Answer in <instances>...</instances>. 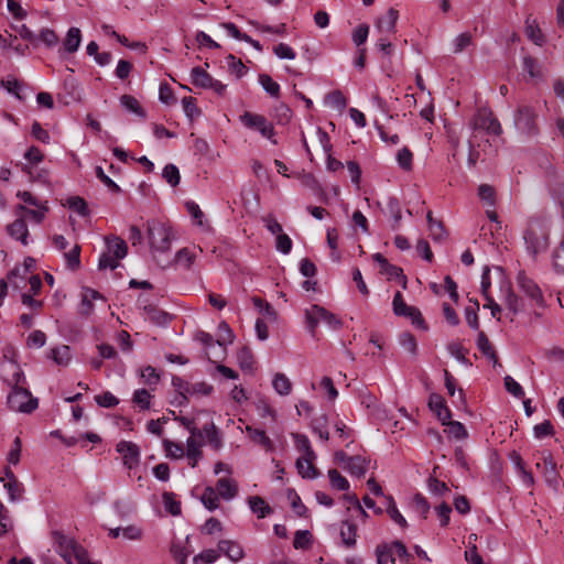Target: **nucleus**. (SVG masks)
<instances>
[{
    "label": "nucleus",
    "mask_w": 564,
    "mask_h": 564,
    "mask_svg": "<svg viewBox=\"0 0 564 564\" xmlns=\"http://www.w3.org/2000/svg\"><path fill=\"white\" fill-rule=\"evenodd\" d=\"M13 367L14 372L10 382L13 387L7 398L8 405L12 411L31 413L37 408L39 401L26 388L22 386L25 378L18 367Z\"/></svg>",
    "instance_id": "obj_1"
},
{
    "label": "nucleus",
    "mask_w": 564,
    "mask_h": 564,
    "mask_svg": "<svg viewBox=\"0 0 564 564\" xmlns=\"http://www.w3.org/2000/svg\"><path fill=\"white\" fill-rule=\"evenodd\" d=\"M527 251L536 256L549 247V226L544 219L532 218L529 220L523 234Z\"/></svg>",
    "instance_id": "obj_2"
},
{
    "label": "nucleus",
    "mask_w": 564,
    "mask_h": 564,
    "mask_svg": "<svg viewBox=\"0 0 564 564\" xmlns=\"http://www.w3.org/2000/svg\"><path fill=\"white\" fill-rule=\"evenodd\" d=\"M174 238L173 230L167 224L159 220L148 223V240L153 256L167 252Z\"/></svg>",
    "instance_id": "obj_3"
},
{
    "label": "nucleus",
    "mask_w": 564,
    "mask_h": 564,
    "mask_svg": "<svg viewBox=\"0 0 564 564\" xmlns=\"http://www.w3.org/2000/svg\"><path fill=\"white\" fill-rule=\"evenodd\" d=\"M172 386L177 392L175 401L180 405L186 403L192 398L198 399L208 397L214 391V387L206 381L188 382L180 377L172 379Z\"/></svg>",
    "instance_id": "obj_4"
},
{
    "label": "nucleus",
    "mask_w": 564,
    "mask_h": 564,
    "mask_svg": "<svg viewBox=\"0 0 564 564\" xmlns=\"http://www.w3.org/2000/svg\"><path fill=\"white\" fill-rule=\"evenodd\" d=\"M56 552L64 558L66 564H79L87 554L86 550L74 539L62 533H54Z\"/></svg>",
    "instance_id": "obj_5"
},
{
    "label": "nucleus",
    "mask_w": 564,
    "mask_h": 564,
    "mask_svg": "<svg viewBox=\"0 0 564 564\" xmlns=\"http://www.w3.org/2000/svg\"><path fill=\"white\" fill-rule=\"evenodd\" d=\"M306 327L312 336L315 335V329L319 324H324L330 329L340 327V321L326 308L319 305H312L305 310Z\"/></svg>",
    "instance_id": "obj_6"
},
{
    "label": "nucleus",
    "mask_w": 564,
    "mask_h": 564,
    "mask_svg": "<svg viewBox=\"0 0 564 564\" xmlns=\"http://www.w3.org/2000/svg\"><path fill=\"white\" fill-rule=\"evenodd\" d=\"M410 554L404 544L399 541L382 544L377 547L378 564H404L408 563Z\"/></svg>",
    "instance_id": "obj_7"
},
{
    "label": "nucleus",
    "mask_w": 564,
    "mask_h": 564,
    "mask_svg": "<svg viewBox=\"0 0 564 564\" xmlns=\"http://www.w3.org/2000/svg\"><path fill=\"white\" fill-rule=\"evenodd\" d=\"M239 121L247 129L258 131L263 138L271 140L273 143H275V141L273 140L274 128L264 116L251 111H245L239 117Z\"/></svg>",
    "instance_id": "obj_8"
},
{
    "label": "nucleus",
    "mask_w": 564,
    "mask_h": 564,
    "mask_svg": "<svg viewBox=\"0 0 564 564\" xmlns=\"http://www.w3.org/2000/svg\"><path fill=\"white\" fill-rule=\"evenodd\" d=\"M496 272L500 283V300L512 315L519 314L523 308L522 300L513 292L510 282L505 279L499 267L496 268Z\"/></svg>",
    "instance_id": "obj_9"
},
{
    "label": "nucleus",
    "mask_w": 564,
    "mask_h": 564,
    "mask_svg": "<svg viewBox=\"0 0 564 564\" xmlns=\"http://www.w3.org/2000/svg\"><path fill=\"white\" fill-rule=\"evenodd\" d=\"M541 462L535 464V467L541 470L546 485L554 490L560 487V479L557 475V465L549 451H543L540 457Z\"/></svg>",
    "instance_id": "obj_10"
},
{
    "label": "nucleus",
    "mask_w": 564,
    "mask_h": 564,
    "mask_svg": "<svg viewBox=\"0 0 564 564\" xmlns=\"http://www.w3.org/2000/svg\"><path fill=\"white\" fill-rule=\"evenodd\" d=\"M392 307L395 315L409 317L416 327L426 328L421 312L414 306L406 305L401 292L394 294Z\"/></svg>",
    "instance_id": "obj_11"
},
{
    "label": "nucleus",
    "mask_w": 564,
    "mask_h": 564,
    "mask_svg": "<svg viewBox=\"0 0 564 564\" xmlns=\"http://www.w3.org/2000/svg\"><path fill=\"white\" fill-rule=\"evenodd\" d=\"M536 115L532 107L522 106L518 109L514 117V124L522 133H533L535 131Z\"/></svg>",
    "instance_id": "obj_12"
},
{
    "label": "nucleus",
    "mask_w": 564,
    "mask_h": 564,
    "mask_svg": "<svg viewBox=\"0 0 564 564\" xmlns=\"http://www.w3.org/2000/svg\"><path fill=\"white\" fill-rule=\"evenodd\" d=\"M117 452L120 454L123 465L129 469L139 464L140 449L134 443L121 441L117 444Z\"/></svg>",
    "instance_id": "obj_13"
},
{
    "label": "nucleus",
    "mask_w": 564,
    "mask_h": 564,
    "mask_svg": "<svg viewBox=\"0 0 564 564\" xmlns=\"http://www.w3.org/2000/svg\"><path fill=\"white\" fill-rule=\"evenodd\" d=\"M82 43V31L79 28L72 26L66 32V35L62 42V46L58 50V54L61 57H64L66 54H74L78 51Z\"/></svg>",
    "instance_id": "obj_14"
},
{
    "label": "nucleus",
    "mask_w": 564,
    "mask_h": 564,
    "mask_svg": "<svg viewBox=\"0 0 564 564\" xmlns=\"http://www.w3.org/2000/svg\"><path fill=\"white\" fill-rule=\"evenodd\" d=\"M517 282L522 292L535 301L540 306H544V299L538 284L528 278L525 274L520 273L517 278Z\"/></svg>",
    "instance_id": "obj_15"
},
{
    "label": "nucleus",
    "mask_w": 564,
    "mask_h": 564,
    "mask_svg": "<svg viewBox=\"0 0 564 564\" xmlns=\"http://www.w3.org/2000/svg\"><path fill=\"white\" fill-rule=\"evenodd\" d=\"M399 18L397 10L390 8L383 15L379 17L376 22V30L380 34H392L395 32V24Z\"/></svg>",
    "instance_id": "obj_16"
},
{
    "label": "nucleus",
    "mask_w": 564,
    "mask_h": 564,
    "mask_svg": "<svg viewBox=\"0 0 564 564\" xmlns=\"http://www.w3.org/2000/svg\"><path fill=\"white\" fill-rule=\"evenodd\" d=\"M108 535L112 539L122 536L128 541H139L143 536V530L139 525L129 524L127 527H118L109 530Z\"/></svg>",
    "instance_id": "obj_17"
},
{
    "label": "nucleus",
    "mask_w": 564,
    "mask_h": 564,
    "mask_svg": "<svg viewBox=\"0 0 564 564\" xmlns=\"http://www.w3.org/2000/svg\"><path fill=\"white\" fill-rule=\"evenodd\" d=\"M429 408L437 416L442 424H446V421L451 419V411L440 394L432 393L430 395Z\"/></svg>",
    "instance_id": "obj_18"
},
{
    "label": "nucleus",
    "mask_w": 564,
    "mask_h": 564,
    "mask_svg": "<svg viewBox=\"0 0 564 564\" xmlns=\"http://www.w3.org/2000/svg\"><path fill=\"white\" fill-rule=\"evenodd\" d=\"M214 488L218 496L226 501L232 500L238 494L237 482L229 477L219 478Z\"/></svg>",
    "instance_id": "obj_19"
},
{
    "label": "nucleus",
    "mask_w": 564,
    "mask_h": 564,
    "mask_svg": "<svg viewBox=\"0 0 564 564\" xmlns=\"http://www.w3.org/2000/svg\"><path fill=\"white\" fill-rule=\"evenodd\" d=\"M34 208L19 205L17 207V215L22 217L23 219L29 218L36 224H40L47 212L46 203H41L40 206H33Z\"/></svg>",
    "instance_id": "obj_20"
},
{
    "label": "nucleus",
    "mask_w": 564,
    "mask_h": 564,
    "mask_svg": "<svg viewBox=\"0 0 564 564\" xmlns=\"http://www.w3.org/2000/svg\"><path fill=\"white\" fill-rule=\"evenodd\" d=\"M202 447H203V441L202 436H189L186 440V456L188 458L189 465L194 468L196 467L198 460L202 457Z\"/></svg>",
    "instance_id": "obj_21"
},
{
    "label": "nucleus",
    "mask_w": 564,
    "mask_h": 564,
    "mask_svg": "<svg viewBox=\"0 0 564 564\" xmlns=\"http://www.w3.org/2000/svg\"><path fill=\"white\" fill-rule=\"evenodd\" d=\"M3 487L7 489L11 500H17L21 497L23 491L22 484L17 479L13 471L9 468L4 470V477L1 478Z\"/></svg>",
    "instance_id": "obj_22"
},
{
    "label": "nucleus",
    "mask_w": 564,
    "mask_h": 564,
    "mask_svg": "<svg viewBox=\"0 0 564 564\" xmlns=\"http://www.w3.org/2000/svg\"><path fill=\"white\" fill-rule=\"evenodd\" d=\"M218 551L224 553L232 562H239L245 556L241 545L229 540L220 541L218 543Z\"/></svg>",
    "instance_id": "obj_23"
},
{
    "label": "nucleus",
    "mask_w": 564,
    "mask_h": 564,
    "mask_svg": "<svg viewBox=\"0 0 564 564\" xmlns=\"http://www.w3.org/2000/svg\"><path fill=\"white\" fill-rule=\"evenodd\" d=\"M316 455L308 456V455H301L296 460V469L297 473L303 478L313 479L317 476V471L313 465V462L315 460Z\"/></svg>",
    "instance_id": "obj_24"
},
{
    "label": "nucleus",
    "mask_w": 564,
    "mask_h": 564,
    "mask_svg": "<svg viewBox=\"0 0 564 564\" xmlns=\"http://www.w3.org/2000/svg\"><path fill=\"white\" fill-rule=\"evenodd\" d=\"M245 431L254 444L261 445L267 452L273 451V442L263 430L247 425Z\"/></svg>",
    "instance_id": "obj_25"
},
{
    "label": "nucleus",
    "mask_w": 564,
    "mask_h": 564,
    "mask_svg": "<svg viewBox=\"0 0 564 564\" xmlns=\"http://www.w3.org/2000/svg\"><path fill=\"white\" fill-rule=\"evenodd\" d=\"M524 32L528 39L532 41L535 45L542 46L545 44V36L542 33L535 19L529 17L525 20Z\"/></svg>",
    "instance_id": "obj_26"
},
{
    "label": "nucleus",
    "mask_w": 564,
    "mask_h": 564,
    "mask_svg": "<svg viewBox=\"0 0 564 564\" xmlns=\"http://www.w3.org/2000/svg\"><path fill=\"white\" fill-rule=\"evenodd\" d=\"M188 542L189 535L185 538V541L174 540L171 544L170 552L178 564H186L187 557L191 554V551L187 550Z\"/></svg>",
    "instance_id": "obj_27"
},
{
    "label": "nucleus",
    "mask_w": 564,
    "mask_h": 564,
    "mask_svg": "<svg viewBox=\"0 0 564 564\" xmlns=\"http://www.w3.org/2000/svg\"><path fill=\"white\" fill-rule=\"evenodd\" d=\"M8 232L12 238L21 241L23 245H28L29 230L25 219L22 217L19 216L15 221L8 226Z\"/></svg>",
    "instance_id": "obj_28"
},
{
    "label": "nucleus",
    "mask_w": 564,
    "mask_h": 564,
    "mask_svg": "<svg viewBox=\"0 0 564 564\" xmlns=\"http://www.w3.org/2000/svg\"><path fill=\"white\" fill-rule=\"evenodd\" d=\"M252 303L254 307L258 310V313L260 315L259 318H263L269 323H275L278 321L276 311L268 302L261 300L260 297H253Z\"/></svg>",
    "instance_id": "obj_29"
},
{
    "label": "nucleus",
    "mask_w": 564,
    "mask_h": 564,
    "mask_svg": "<svg viewBox=\"0 0 564 564\" xmlns=\"http://www.w3.org/2000/svg\"><path fill=\"white\" fill-rule=\"evenodd\" d=\"M107 251L121 260L127 256L128 246L121 238L112 237L107 239Z\"/></svg>",
    "instance_id": "obj_30"
},
{
    "label": "nucleus",
    "mask_w": 564,
    "mask_h": 564,
    "mask_svg": "<svg viewBox=\"0 0 564 564\" xmlns=\"http://www.w3.org/2000/svg\"><path fill=\"white\" fill-rule=\"evenodd\" d=\"M380 273L386 275L389 280H399L402 289H406L408 279L403 274V270L400 267L389 262L388 264H384V267L380 270Z\"/></svg>",
    "instance_id": "obj_31"
},
{
    "label": "nucleus",
    "mask_w": 564,
    "mask_h": 564,
    "mask_svg": "<svg viewBox=\"0 0 564 564\" xmlns=\"http://www.w3.org/2000/svg\"><path fill=\"white\" fill-rule=\"evenodd\" d=\"M272 387L280 395H289L292 391V382L284 373H275L272 379Z\"/></svg>",
    "instance_id": "obj_32"
},
{
    "label": "nucleus",
    "mask_w": 564,
    "mask_h": 564,
    "mask_svg": "<svg viewBox=\"0 0 564 564\" xmlns=\"http://www.w3.org/2000/svg\"><path fill=\"white\" fill-rule=\"evenodd\" d=\"M219 499L216 489L214 487H206L202 494L200 501L204 505V507L209 510L214 511L219 507Z\"/></svg>",
    "instance_id": "obj_33"
},
{
    "label": "nucleus",
    "mask_w": 564,
    "mask_h": 564,
    "mask_svg": "<svg viewBox=\"0 0 564 564\" xmlns=\"http://www.w3.org/2000/svg\"><path fill=\"white\" fill-rule=\"evenodd\" d=\"M249 507L252 512L257 513L259 519H262L272 512L270 506L259 496H253L248 500Z\"/></svg>",
    "instance_id": "obj_34"
},
{
    "label": "nucleus",
    "mask_w": 564,
    "mask_h": 564,
    "mask_svg": "<svg viewBox=\"0 0 564 564\" xmlns=\"http://www.w3.org/2000/svg\"><path fill=\"white\" fill-rule=\"evenodd\" d=\"M196 253L194 250L189 248L180 249L174 258L175 264L183 267L185 269H189L192 264L195 262Z\"/></svg>",
    "instance_id": "obj_35"
},
{
    "label": "nucleus",
    "mask_w": 564,
    "mask_h": 564,
    "mask_svg": "<svg viewBox=\"0 0 564 564\" xmlns=\"http://www.w3.org/2000/svg\"><path fill=\"white\" fill-rule=\"evenodd\" d=\"M427 225H429V231L430 236L434 241H442L444 240L446 232L441 221L433 218L432 213H427Z\"/></svg>",
    "instance_id": "obj_36"
},
{
    "label": "nucleus",
    "mask_w": 564,
    "mask_h": 564,
    "mask_svg": "<svg viewBox=\"0 0 564 564\" xmlns=\"http://www.w3.org/2000/svg\"><path fill=\"white\" fill-rule=\"evenodd\" d=\"M36 41H40L48 48H53L57 46L59 39L53 29L42 28L36 35Z\"/></svg>",
    "instance_id": "obj_37"
},
{
    "label": "nucleus",
    "mask_w": 564,
    "mask_h": 564,
    "mask_svg": "<svg viewBox=\"0 0 564 564\" xmlns=\"http://www.w3.org/2000/svg\"><path fill=\"white\" fill-rule=\"evenodd\" d=\"M191 79L194 86L208 88L213 77L200 67H194L191 72Z\"/></svg>",
    "instance_id": "obj_38"
},
{
    "label": "nucleus",
    "mask_w": 564,
    "mask_h": 564,
    "mask_svg": "<svg viewBox=\"0 0 564 564\" xmlns=\"http://www.w3.org/2000/svg\"><path fill=\"white\" fill-rule=\"evenodd\" d=\"M340 538L346 546H354L356 544V525L344 521L340 525Z\"/></svg>",
    "instance_id": "obj_39"
},
{
    "label": "nucleus",
    "mask_w": 564,
    "mask_h": 564,
    "mask_svg": "<svg viewBox=\"0 0 564 564\" xmlns=\"http://www.w3.org/2000/svg\"><path fill=\"white\" fill-rule=\"evenodd\" d=\"M258 82L265 90V93L271 97L278 98L280 96V85L274 82L268 74H260Z\"/></svg>",
    "instance_id": "obj_40"
},
{
    "label": "nucleus",
    "mask_w": 564,
    "mask_h": 564,
    "mask_svg": "<svg viewBox=\"0 0 564 564\" xmlns=\"http://www.w3.org/2000/svg\"><path fill=\"white\" fill-rule=\"evenodd\" d=\"M562 213L564 217V192L563 197L560 199ZM553 265L557 271L564 272V234L560 246L553 252Z\"/></svg>",
    "instance_id": "obj_41"
},
{
    "label": "nucleus",
    "mask_w": 564,
    "mask_h": 564,
    "mask_svg": "<svg viewBox=\"0 0 564 564\" xmlns=\"http://www.w3.org/2000/svg\"><path fill=\"white\" fill-rule=\"evenodd\" d=\"M445 425L447 426L445 433L448 435V437L458 441L467 437V431L460 422L448 420L446 421Z\"/></svg>",
    "instance_id": "obj_42"
},
{
    "label": "nucleus",
    "mask_w": 564,
    "mask_h": 564,
    "mask_svg": "<svg viewBox=\"0 0 564 564\" xmlns=\"http://www.w3.org/2000/svg\"><path fill=\"white\" fill-rule=\"evenodd\" d=\"M162 443L166 457L172 459H181L184 457L185 451L181 444L166 438L163 440Z\"/></svg>",
    "instance_id": "obj_43"
},
{
    "label": "nucleus",
    "mask_w": 564,
    "mask_h": 564,
    "mask_svg": "<svg viewBox=\"0 0 564 564\" xmlns=\"http://www.w3.org/2000/svg\"><path fill=\"white\" fill-rule=\"evenodd\" d=\"M473 43V35L469 32H463L452 41V51L455 54L462 53Z\"/></svg>",
    "instance_id": "obj_44"
},
{
    "label": "nucleus",
    "mask_w": 564,
    "mask_h": 564,
    "mask_svg": "<svg viewBox=\"0 0 564 564\" xmlns=\"http://www.w3.org/2000/svg\"><path fill=\"white\" fill-rule=\"evenodd\" d=\"M292 437H293L296 449L299 452H301L302 455H308V456L315 455V453L311 446V442L306 435L300 434V433H292Z\"/></svg>",
    "instance_id": "obj_45"
},
{
    "label": "nucleus",
    "mask_w": 564,
    "mask_h": 564,
    "mask_svg": "<svg viewBox=\"0 0 564 564\" xmlns=\"http://www.w3.org/2000/svg\"><path fill=\"white\" fill-rule=\"evenodd\" d=\"M345 467L349 470L351 475L357 477H361L366 473L365 460L359 456L349 457L347 459V463L345 464Z\"/></svg>",
    "instance_id": "obj_46"
},
{
    "label": "nucleus",
    "mask_w": 564,
    "mask_h": 564,
    "mask_svg": "<svg viewBox=\"0 0 564 564\" xmlns=\"http://www.w3.org/2000/svg\"><path fill=\"white\" fill-rule=\"evenodd\" d=\"M202 434L204 433L209 442V444L215 449H220L223 446V440L214 424L205 425L203 430L200 431Z\"/></svg>",
    "instance_id": "obj_47"
},
{
    "label": "nucleus",
    "mask_w": 564,
    "mask_h": 564,
    "mask_svg": "<svg viewBox=\"0 0 564 564\" xmlns=\"http://www.w3.org/2000/svg\"><path fill=\"white\" fill-rule=\"evenodd\" d=\"M477 347L490 360H492L494 362H497V356H496L495 349L491 346L488 337L484 333H480L478 335Z\"/></svg>",
    "instance_id": "obj_48"
},
{
    "label": "nucleus",
    "mask_w": 564,
    "mask_h": 564,
    "mask_svg": "<svg viewBox=\"0 0 564 564\" xmlns=\"http://www.w3.org/2000/svg\"><path fill=\"white\" fill-rule=\"evenodd\" d=\"M120 104L128 111H131V112L135 113L139 117H144L145 116L143 109L141 108V106L139 104V101L134 97H132L130 95L121 96Z\"/></svg>",
    "instance_id": "obj_49"
},
{
    "label": "nucleus",
    "mask_w": 564,
    "mask_h": 564,
    "mask_svg": "<svg viewBox=\"0 0 564 564\" xmlns=\"http://www.w3.org/2000/svg\"><path fill=\"white\" fill-rule=\"evenodd\" d=\"M162 177L172 186L175 187L178 185L181 175L176 165L166 164L162 172Z\"/></svg>",
    "instance_id": "obj_50"
},
{
    "label": "nucleus",
    "mask_w": 564,
    "mask_h": 564,
    "mask_svg": "<svg viewBox=\"0 0 564 564\" xmlns=\"http://www.w3.org/2000/svg\"><path fill=\"white\" fill-rule=\"evenodd\" d=\"M142 382L149 387L156 386L160 381V375L152 366H147L140 370Z\"/></svg>",
    "instance_id": "obj_51"
},
{
    "label": "nucleus",
    "mask_w": 564,
    "mask_h": 564,
    "mask_svg": "<svg viewBox=\"0 0 564 564\" xmlns=\"http://www.w3.org/2000/svg\"><path fill=\"white\" fill-rule=\"evenodd\" d=\"M152 394L147 389H138L133 393V403L142 410H148L151 404Z\"/></svg>",
    "instance_id": "obj_52"
},
{
    "label": "nucleus",
    "mask_w": 564,
    "mask_h": 564,
    "mask_svg": "<svg viewBox=\"0 0 564 564\" xmlns=\"http://www.w3.org/2000/svg\"><path fill=\"white\" fill-rule=\"evenodd\" d=\"M163 505L165 510L172 516H180L182 512L180 501H177L175 496L171 492L163 494Z\"/></svg>",
    "instance_id": "obj_53"
},
{
    "label": "nucleus",
    "mask_w": 564,
    "mask_h": 564,
    "mask_svg": "<svg viewBox=\"0 0 564 564\" xmlns=\"http://www.w3.org/2000/svg\"><path fill=\"white\" fill-rule=\"evenodd\" d=\"M399 343L401 347L412 356L416 355L417 345L414 336L410 333H402L399 337Z\"/></svg>",
    "instance_id": "obj_54"
},
{
    "label": "nucleus",
    "mask_w": 564,
    "mask_h": 564,
    "mask_svg": "<svg viewBox=\"0 0 564 564\" xmlns=\"http://www.w3.org/2000/svg\"><path fill=\"white\" fill-rule=\"evenodd\" d=\"M330 486L337 490H347L349 488L348 480L341 476L336 469L328 470Z\"/></svg>",
    "instance_id": "obj_55"
},
{
    "label": "nucleus",
    "mask_w": 564,
    "mask_h": 564,
    "mask_svg": "<svg viewBox=\"0 0 564 564\" xmlns=\"http://www.w3.org/2000/svg\"><path fill=\"white\" fill-rule=\"evenodd\" d=\"M397 162L399 166L404 171L412 169L413 154L408 148H402L397 153Z\"/></svg>",
    "instance_id": "obj_56"
},
{
    "label": "nucleus",
    "mask_w": 564,
    "mask_h": 564,
    "mask_svg": "<svg viewBox=\"0 0 564 564\" xmlns=\"http://www.w3.org/2000/svg\"><path fill=\"white\" fill-rule=\"evenodd\" d=\"M326 238H327V245L329 247V249L332 250L330 252V258L333 261H338L339 260V254L337 253V247H338V232L335 228H328L327 229V235H326Z\"/></svg>",
    "instance_id": "obj_57"
},
{
    "label": "nucleus",
    "mask_w": 564,
    "mask_h": 564,
    "mask_svg": "<svg viewBox=\"0 0 564 564\" xmlns=\"http://www.w3.org/2000/svg\"><path fill=\"white\" fill-rule=\"evenodd\" d=\"M52 358L57 365H67L70 359L68 346H59L52 349Z\"/></svg>",
    "instance_id": "obj_58"
},
{
    "label": "nucleus",
    "mask_w": 564,
    "mask_h": 564,
    "mask_svg": "<svg viewBox=\"0 0 564 564\" xmlns=\"http://www.w3.org/2000/svg\"><path fill=\"white\" fill-rule=\"evenodd\" d=\"M66 205L75 213H77L78 215L80 216H86L88 215V206L86 204V202L78 197V196H75V197H69L66 202Z\"/></svg>",
    "instance_id": "obj_59"
},
{
    "label": "nucleus",
    "mask_w": 564,
    "mask_h": 564,
    "mask_svg": "<svg viewBox=\"0 0 564 564\" xmlns=\"http://www.w3.org/2000/svg\"><path fill=\"white\" fill-rule=\"evenodd\" d=\"M31 274H14V269L10 272L8 275V283L14 289V290H23L29 284V278Z\"/></svg>",
    "instance_id": "obj_60"
},
{
    "label": "nucleus",
    "mask_w": 564,
    "mask_h": 564,
    "mask_svg": "<svg viewBox=\"0 0 564 564\" xmlns=\"http://www.w3.org/2000/svg\"><path fill=\"white\" fill-rule=\"evenodd\" d=\"M311 533L306 530L304 531H296L294 540H293V546L296 550H305L311 545Z\"/></svg>",
    "instance_id": "obj_61"
},
{
    "label": "nucleus",
    "mask_w": 564,
    "mask_h": 564,
    "mask_svg": "<svg viewBox=\"0 0 564 564\" xmlns=\"http://www.w3.org/2000/svg\"><path fill=\"white\" fill-rule=\"evenodd\" d=\"M292 240L286 234H280L275 237V248L283 254H289L292 250Z\"/></svg>",
    "instance_id": "obj_62"
},
{
    "label": "nucleus",
    "mask_w": 564,
    "mask_h": 564,
    "mask_svg": "<svg viewBox=\"0 0 564 564\" xmlns=\"http://www.w3.org/2000/svg\"><path fill=\"white\" fill-rule=\"evenodd\" d=\"M273 53L279 57L280 59H294L296 57V53L294 50L285 44V43H279L273 47Z\"/></svg>",
    "instance_id": "obj_63"
},
{
    "label": "nucleus",
    "mask_w": 564,
    "mask_h": 564,
    "mask_svg": "<svg viewBox=\"0 0 564 564\" xmlns=\"http://www.w3.org/2000/svg\"><path fill=\"white\" fill-rule=\"evenodd\" d=\"M95 401L99 406L102 408H113L119 403L117 397H115L111 392L106 391L101 394L95 397Z\"/></svg>",
    "instance_id": "obj_64"
}]
</instances>
